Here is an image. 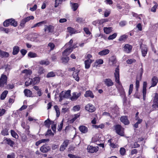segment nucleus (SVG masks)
<instances>
[{"label": "nucleus", "instance_id": "f257e3e1", "mask_svg": "<svg viewBox=\"0 0 158 158\" xmlns=\"http://www.w3.org/2000/svg\"><path fill=\"white\" fill-rule=\"evenodd\" d=\"M114 75L116 82L119 85V86L118 88L119 92L120 93V95L122 97H124L125 96V92L121 83L119 81V69L118 67L116 68L115 69Z\"/></svg>", "mask_w": 158, "mask_h": 158}, {"label": "nucleus", "instance_id": "f03ea898", "mask_svg": "<svg viewBox=\"0 0 158 158\" xmlns=\"http://www.w3.org/2000/svg\"><path fill=\"white\" fill-rule=\"evenodd\" d=\"M116 133L121 136L124 135V129L120 125H116L114 126Z\"/></svg>", "mask_w": 158, "mask_h": 158}, {"label": "nucleus", "instance_id": "7ed1b4c3", "mask_svg": "<svg viewBox=\"0 0 158 158\" xmlns=\"http://www.w3.org/2000/svg\"><path fill=\"white\" fill-rule=\"evenodd\" d=\"M34 19V17L32 16H28L23 19L21 21L20 23V26L23 28L27 22L29 21L30 19Z\"/></svg>", "mask_w": 158, "mask_h": 158}, {"label": "nucleus", "instance_id": "20e7f679", "mask_svg": "<svg viewBox=\"0 0 158 158\" xmlns=\"http://www.w3.org/2000/svg\"><path fill=\"white\" fill-rule=\"evenodd\" d=\"M88 152L90 153L97 152L98 150V147H94L92 146L89 145L87 148Z\"/></svg>", "mask_w": 158, "mask_h": 158}, {"label": "nucleus", "instance_id": "39448f33", "mask_svg": "<svg viewBox=\"0 0 158 158\" xmlns=\"http://www.w3.org/2000/svg\"><path fill=\"white\" fill-rule=\"evenodd\" d=\"M51 150V147L48 144H45L40 148V150L43 153H46Z\"/></svg>", "mask_w": 158, "mask_h": 158}, {"label": "nucleus", "instance_id": "423d86ee", "mask_svg": "<svg viewBox=\"0 0 158 158\" xmlns=\"http://www.w3.org/2000/svg\"><path fill=\"white\" fill-rule=\"evenodd\" d=\"M44 30L45 32H47L48 33H52L54 31V27L51 25H45Z\"/></svg>", "mask_w": 158, "mask_h": 158}, {"label": "nucleus", "instance_id": "0eeeda50", "mask_svg": "<svg viewBox=\"0 0 158 158\" xmlns=\"http://www.w3.org/2000/svg\"><path fill=\"white\" fill-rule=\"evenodd\" d=\"M7 77L6 75L2 74L0 78V86L3 87L4 84H6Z\"/></svg>", "mask_w": 158, "mask_h": 158}, {"label": "nucleus", "instance_id": "6e6552de", "mask_svg": "<svg viewBox=\"0 0 158 158\" xmlns=\"http://www.w3.org/2000/svg\"><path fill=\"white\" fill-rule=\"evenodd\" d=\"M85 108L86 110L90 112H94L95 110V108L94 106L90 103L88 104L85 106Z\"/></svg>", "mask_w": 158, "mask_h": 158}, {"label": "nucleus", "instance_id": "1a4fd4ad", "mask_svg": "<svg viewBox=\"0 0 158 158\" xmlns=\"http://www.w3.org/2000/svg\"><path fill=\"white\" fill-rule=\"evenodd\" d=\"M132 48V47L131 45L126 44L123 47V50L126 53H129L131 52Z\"/></svg>", "mask_w": 158, "mask_h": 158}, {"label": "nucleus", "instance_id": "9d476101", "mask_svg": "<svg viewBox=\"0 0 158 158\" xmlns=\"http://www.w3.org/2000/svg\"><path fill=\"white\" fill-rule=\"evenodd\" d=\"M69 143V140H64L61 145L60 146V150L61 151H63L67 147Z\"/></svg>", "mask_w": 158, "mask_h": 158}, {"label": "nucleus", "instance_id": "9b49d317", "mask_svg": "<svg viewBox=\"0 0 158 158\" xmlns=\"http://www.w3.org/2000/svg\"><path fill=\"white\" fill-rule=\"evenodd\" d=\"M147 86V82L146 81L143 82V100H145L146 99V87Z\"/></svg>", "mask_w": 158, "mask_h": 158}, {"label": "nucleus", "instance_id": "f8f14e48", "mask_svg": "<svg viewBox=\"0 0 158 158\" xmlns=\"http://www.w3.org/2000/svg\"><path fill=\"white\" fill-rule=\"evenodd\" d=\"M121 121L125 125H127L130 123L127 117L126 116H121L120 118Z\"/></svg>", "mask_w": 158, "mask_h": 158}, {"label": "nucleus", "instance_id": "ddd939ff", "mask_svg": "<svg viewBox=\"0 0 158 158\" xmlns=\"http://www.w3.org/2000/svg\"><path fill=\"white\" fill-rule=\"evenodd\" d=\"M71 91L70 90H68L66 92H64L63 91L60 93L62 96L61 97H64V98H68L70 96Z\"/></svg>", "mask_w": 158, "mask_h": 158}, {"label": "nucleus", "instance_id": "4468645a", "mask_svg": "<svg viewBox=\"0 0 158 158\" xmlns=\"http://www.w3.org/2000/svg\"><path fill=\"white\" fill-rule=\"evenodd\" d=\"M140 48L141 49V52L142 56H145L148 52V49L146 46L143 45L141 46Z\"/></svg>", "mask_w": 158, "mask_h": 158}, {"label": "nucleus", "instance_id": "2eb2a0df", "mask_svg": "<svg viewBox=\"0 0 158 158\" xmlns=\"http://www.w3.org/2000/svg\"><path fill=\"white\" fill-rule=\"evenodd\" d=\"M94 61V60H86L84 62L85 68L86 69H89L90 66L91 64Z\"/></svg>", "mask_w": 158, "mask_h": 158}, {"label": "nucleus", "instance_id": "dca6fc26", "mask_svg": "<svg viewBox=\"0 0 158 158\" xmlns=\"http://www.w3.org/2000/svg\"><path fill=\"white\" fill-rule=\"evenodd\" d=\"M104 82L106 85L108 87L112 86L114 85V83L109 78L105 79Z\"/></svg>", "mask_w": 158, "mask_h": 158}, {"label": "nucleus", "instance_id": "f3484780", "mask_svg": "<svg viewBox=\"0 0 158 158\" xmlns=\"http://www.w3.org/2000/svg\"><path fill=\"white\" fill-rule=\"evenodd\" d=\"M81 93H77L76 92H74L72 96L71 97V99L72 101H74L76 100L81 95Z\"/></svg>", "mask_w": 158, "mask_h": 158}, {"label": "nucleus", "instance_id": "a211bd4d", "mask_svg": "<svg viewBox=\"0 0 158 158\" xmlns=\"http://www.w3.org/2000/svg\"><path fill=\"white\" fill-rule=\"evenodd\" d=\"M3 68L5 69V72L8 74L10 71L12 69V67L9 64H5L3 67Z\"/></svg>", "mask_w": 158, "mask_h": 158}, {"label": "nucleus", "instance_id": "6ab92c4d", "mask_svg": "<svg viewBox=\"0 0 158 158\" xmlns=\"http://www.w3.org/2000/svg\"><path fill=\"white\" fill-rule=\"evenodd\" d=\"M79 129L80 131L83 133H85L88 131V128L84 125L80 126L79 127Z\"/></svg>", "mask_w": 158, "mask_h": 158}, {"label": "nucleus", "instance_id": "aec40b11", "mask_svg": "<svg viewBox=\"0 0 158 158\" xmlns=\"http://www.w3.org/2000/svg\"><path fill=\"white\" fill-rule=\"evenodd\" d=\"M152 85L151 87L155 86L158 82V79L156 76L153 77L152 79Z\"/></svg>", "mask_w": 158, "mask_h": 158}, {"label": "nucleus", "instance_id": "412c9836", "mask_svg": "<svg viewBox=\"0 0 158 158\" xmlns=\"http://www.w3.org/2000/svg\"><path fill=\"white\" fill-rule=\"evenodd\" d=\"M4 141H6V143L9 145L11 147H13L15 144V143L14 141H12L10 138H6Z\"/></svg>", "mask_w": 158, "mask_h": 158}, {"label": "nucleus", "instance_id": "4be33fe9", "mask_svg": "<svg viewBox=\"0 0 158 158\" xmlns=\"http://www.w3.org/2000/svg\"><path fill=\"white\" fill-rule=\"evenodd\" d=\"M110 52V50L108 49H105L100 52L98 54L100 56H104L108 54Z\"/></svg>", "mask_w": 158, "mask_h": 158}, {"label": "nucleus", "instance_id": "5701e85b", "mask_svg": "<svg viewBox=\"0 0 158 158\" xmlns=\"http://www.w3.org/2000/svg\"><path fill=\"white\" fill-rule=\"evenodd\" d=\"M71 50V48L68 47L67 48L65 49L63 52V55L64 56H67L69 55L72 51Z\"/></svg>", "mask_w": 158, "mask_h": 158}, {"label": "nucleus", "instance_id": "b1692460", "mask_svg": "<svg viewBox=\"0 0 158 158\" xmlns=\"http://www.w3.org/2000/svg\"><path fill=\"white\" fill-rule=\"evenodd\" d=\"M142 77L137 76L135 82V88L138 89L139 87V81L141 80Z\"/></svg>", "mask_w": 158, "mask_h": 158}, {"label": "nucleus", "instance_id": "393cba45", "mask_svg": "<svg viewBox=\"0 0 158 158\" xmlns=\"http://www.w3.org/2000/svg\"><path fill=\"white\" fill-rule=\"evenodd\" d=\"M24 93L25 95L27 97H31L32 95V92L29 89H25L24 91Z\"/></svg>", "mask_w": 158, "mask_h": 158}, {"label": "nucleus", "instance_id": "a878e982", "mask_svg": "<svg viewBox=\"0 0 158 158\" xmlns=\"http://www.w3.org/2000/svg\"><path fill=\"white\" fill-rule=\"evenodd\" d=\"M84 95L86 97H90L92 98H94V97L92 92L90 91H86Z\"/></svg>", "mask_w": 158, "mask_h": 158}, {"label": "nucleus", "instance_id": "bb28decb", "mask_svg": "<svg viewBox=\"0 0 158 158\" xmlns=\"http://www.w3.org/2000/svg\"><path fill=\"white\" fill-rule=\"evenodd\" d=\"M19 51V47L18 46H15L13 47V54L14 55H15L18 54Z\"/></svg>", "mask_w": 158, "mask_h": 158}, {"label": "nucleus", "instance_id": "cd10ccee", "mask_svg": "<svg viewBox=\"0 0 158 158\" xmlns=\"http://www.w3.org/2000/svg\"><path fill=\"white\" fill-rule=\"evenodd\" d=\"M9 55L8 53L0 50V56H2V57H7L9 56Z\"/></svg>", "mask_w": 158, "mask_h": 158}, {"label": "nucleus", "instance_id": "c85d7f7f", "mask_svg": "<svg viewBox=\"0 0 158 158\" xmlns=\"http://www.w3.org/2000/svg\"><path fill=\"white\" fill-rule=\"evenodd\" d=\"M62 62L64 64L67 63L69 60V58L67 56H64L62 57L61 58Z\"/></svg>", "mask_w": 158, "mask_h": 158}, {"label": "nucleus", "instance_id": "c756f323", "mask_svg": "<svg viewBox=\"0 0 158 158\" xmlns=\"http://www.w3.org/2000/svg\"><path fill=\"white\" fill-rule=\"evenodd\" d=\"M46 23V21H44L41 22H40L34 25L33 26L31 27V28H33L34 27H37L40 26L43 24H45Z\"/></svg>", "mask_w": 158, "mask_h": 158}, {"label": "nucleus", "instance_id": "7c9ffc66", "mask_svg": "<svg viewBox=\"0 0 158 158\" xmlns=\"http://www.w3.org/2000/svg\"><path fill=\"white\" fill-rule=\"evenodd\" d=\"M79 72V71L77 72H74L73 74V77L75 79V80L78 81H79V78L78 77V72Z\"/></svg>", "mask_w": 158, "mask_h": 158}, {"label": "nucleus", "instance_id": "2f4dec72", "mask_svg": "<svg viewBox=\"0 0 158 158\" xmlns=\"http://www.w3.org/2000/svg\"><path fill=\"white\" fill-rule=\"evenodd\" d=\"M80 116L79 114L78 113L76 114H75L74 115V117L73 118L71 119L69 121V123H72L74 122V121Z\"/></svg>", "mask_w": 158, "mask_h": 158}, {"label": "nucleus", "instance_id": "473e14b6", "mask_svg": "<svg viewBox=\"0 0 158 158\" xmlns=\"http://www.w3.org/2000/svg\"><path fill=\"white\" fill-rule=\"evenodd\" d=\"M111 27H104L103 30L105 33L106 34L110 33L112 31Z\"/></svg>", "mask_w": 158, "mask_h": 158}, {"label": "nucleus", "instance_id": "72a5a7b5", "mask_svg": "<svg viewBox=\"0 0 158 158\" xmlns=\"http://www.w3.org/2000/svg\"><path fill=\"white\" fill-rule=\"evenodd\" d=\"M11 134L12 136L14 138L17 139L19 137V136L17 133L14 131L13 130H11L10 131Z\"/></svg>", "mask_w": 158, "mask_h": 158}, {"label": "nucleus", "instance_id": "f704fd0d", "mask_svg": "<svg viewBox=\"0 0 158 158\" xmlns=\"http://www.w3.org/2000/svg\"><path fill=\"white\" fill-rule=\"evenodd\" d=\"M8 91L7 90L4 91L1 94L0 97V99L1 100H4L8 94Z\"/></svg>", "mask_w": 158, "mask_h": 158}, {"label": "nucleus", "instance_id": "c9c22d12", "mask_svg": "<svg viewBox=\"0 0 158 158\" xmlns=\"http://www.w3.org/2000/svg\"><path fill=\"white\" fill-rule=\"evenodd\" d=\"M66 0H55V7H57L60 4H61L63 1H64Z\"/></svg>", "mask_w": 158, "mask_h": 158}, {"label": "nucleus", "instance_id": "e433bc0d", "mask_svg": "<svg viewBox=\"0 0 158 158\" xmlns=\"http://www.w3.org/2000/svg\"><path fill=\"white\" fill-rule=\"evenodd\" d=\"M55 73L53 71H51L48 73L46 75V77L48 78L53 77L55 76Z\"/></svg>", "mask_w": 158, "mask_h": 158}, {"label": "nucleus", "instance_id": "4c0bfd02", "mask_svg": "<svg viewBox=\"0 0 158 158\" xmlns=\"http://www.w3.org/2000/svg\"><path fill=\"white\" fill-rule=\"evenodd\" d=\"M53 123V122L52 121L49 120L48 119L45 120L44 122L45 125L46 126H49L50 125Z\"/></svg>", "mask_w": 158, "mask_h": 158}, {"label": "nucleus", "instance_id": "58836bf2", "mask_svg": "<svg viewBox=\"0 0 158 158\" xmlns=\"http://www.w3.org/2000/svg\"><path fill=\"white\" fill-rule=\"evenodd\" d=\"M137 120V122H136V123L134 124V127L136 128H137L138 127V124L141 123L142 121V119L141 118H139Z\"/></svg>", "mask_w": 158, "mask_h": 158}, {"label": "nucleus", "instance_id": "ea45409f", "mask_svg": "<svg viewBox=\"0 0 158 158\" xmlns=\"http://www.w3.org/2000/svg\"><path fill=\"white\" fill-rule=\"evenodd\" d=\"M127 36L126 35H123L120 36L118 40L121 41H125L127 38Z\"/></svg>", "mask_w": 158, "mask_h": 158}, {"label": "nucleus", "instance_id": "a19ab883", "mask_svg": "<svg viewBox=\"0 0 158 158\" xmlns=\"http://www.w3.org/2000/svg\"><path fill=\"white\" fill-rule=\"evenodd\" d=\"M28 56L31 58L38 57L36 53L31 52H29L28 54Z\"/></svg>", "mask_w": 158, "mask_h": 158}, {"label": "nucleus", "instance_id": "79ce46f5", "mask_svg": "<svg viewBox=\"0 0 158 158\" xmlns=\"http://www.w3.org/2000/svg\"><path fill=\"white\" fill-rule=\"evenodd\" d=\"M10 25L14 26V27H16L17 25V23L15 21L14 19H10Z\"/></svg>", "mask_w": 158, "mask_h": 158}, {"label": "nucleus", "instance_id": "37998d69", "mask_svg": "<svg viewBox=\"0 0 158 158\" xmlns=\"http://www.w3.org/2000/svg\"><path fill=\"white\" fill-rule=\"evenodd\" d=\"M54 107L56 112V116L57 117H58L59 116L60 114L59 108L58 107V106L57 105L55 106Z\"/></svg>", "mask_w": 158, "mask_h": 158}, {"label": "nucleus", "instance_id": "c03bdc74", "mask_svg": "<svg viewBox=\"0 0 158 158\" xmlns=\"http://www.w3.org/2000/svg\"><path fill=\"white\" fill-rule=\"evenodd\" d=\"M22 73H26L27 75H30L32 73V71L30 70L25 69L23 71Z\"/></svg>", "mask_w": 158, "mask_h": 158}, {"label": "nucleus", "instance_id": "a18cd8bd", "mask_svg": "<svg viewBox=\"0 0 158 158\" xmlns=\"http://www.w3.org/2000/svg\"><path fill=\"white\" fill-rule=\"evenodd\" d=\"M34 81L32 82L33 84L35 85L38 83L40 81V78L38 77H36L34 78Z\"/></svg>", "mask_w": 158, "mask_h": 158}, {"label": "nucleus", "instance_id": "49530a36", "mask_svg": "<svg viewBox=\"0 0 158 158\" xmlns=\"http://www.w3.org/2000/svg\"><path fill=\"white\" fill-rule=\"evenodd\" d=\"M10 19H8L6 20L3 23V25L5 27H8L10 24Z\"/></svg>", "mask_w": 158, "mask_h": 158}, {"label": "nucleus", "instance_id": "de8ad7c7", "mask_svg": "<svg viewBox=\"0 0 158 158\" xmlns=\"http://www.w3.org/2000/svg\"><path fill=\"white\" fill-rule=\"evenodd\" d=\"M78 6V4L77 3H74L72 5V8L74 11H76Z\"/></svg>", "mask_w": 158, "mask_h": 158}, {"label": "nucleus", "instance_id": "09e8293b", "mask_svg": "<svg viewBox=\"0 0 158 158\" xmlns=\"http://www.w3.org/2000/svg\"><path fill=\"white\" fill-rule=\"evenodd\" d=\"M39 63L42 65H48L50 64V62L48 61H44V60H42L39 62Z\"/></svg>", "mask_w": 158, "mask_h": 158}, {"label": "nucleus", "instance_id": "8fccbe9b", "mask_svg": "<svg viewBox=\"0 0 158 158\" xmlns=\"http://www.w3.org/2000/svg\"><path fill=\"white\" fill-rule=\"evenodd\" d=\"M117 35V34L116 33H114L112 35H110L108 38V40H113L116 37Z\"/></svg>", "mask_w": 158, "mask_h": 158}, {"label": "nucleus", "instance_id": "3c124183", "mask_svg": "<svg viewBox=\"0 0 158 158\" xmlns=\"http://www.w3.org/2000/svg\"><path fill=\"white\" fill-rule=\"evenodd\" d=\"M29 80H30V82H29V81H26L25 82V84L26 86H28L29 85L33 84L32 82H33V80L32 79H31L30 80V78L29 79Z\"/></svg>", "mask_w": 158, "mask_h": 158}, {"label": "nucleus", "instance_id": "603ef678", "mask_svg": "<svg viewBox=\"0 0 158 158\" xmlns=\"http://www.w3.org/2000/svg\"><path fill=\"white\" fill-rule=\"evenodd\" d=\"M68 31L71 33L70 35L73 34L75 33V30L74 29L71 27H68Z\"/></svg>", "mask_w": 158, "mask_h": 158}, {"label": "nucleus", "instance_id": "864d4df0", "mask_svg": "<svg viewBox=\"0 0 158 158\" xmlns=\"http://www.w3.org/2000/svg\"><path fill=\"white\" fill-rule=\"evenodd\" d=\"M1 134L3 135H8V130L6 128H5L3 129L1 131Z\"/></svg>", "mask_w": 158, "mask_h": 158}, {"label": "nucleus", "instance_id": "5fc2aeb1", "mask_svg": "<svg viewBox=\"0 0 158 158\" xmlns=\"http://www.w3.org/2000/svg\"><path fill=\"white\" fill-rule=\"evenodd\" d=\"M110 60L113 64H115L117 62L116 58L114 56H113L111 57Z\"/></svg>", "mask_w": 158, "mask_h": 158}, {"label": "nucleus", "instance_id": "6e6d98bb", "mask_svg": "<svg viewBox=\"0 0 158 158\" xmlns=\"http://www.w3.org/2000/svg\"><path fill=\"white\" fill-rule=\"evenodd\" d=\"M120 152L122 155H124L126 153L125 149L123 148H121L120 150Z\"/></svg>", "mask_w": 158, "mask_h": 158}, {"label": "nucleus", "instance_id": "4d7b16f0", "mask_svg": "<svg viewBox=\"0 0 158 158\" xmlns=\"http://www.w3.org/2000/svg\"><path fill=\"white\" fill-rule=\"evenodd\" d=\"M138 93V89H136L135 93L134 94V96L135 97L137 98H139L140 96L139 95Z\"/></svg>", "mask_w": 158, "mask_h": 158}, {"label": "nucleus", "instance_id": "13d9d810", "mask_svg": "<svg viewBox=\"0 0 158 158\" xmlns=\"http://www.w3.org/2000/svg\"><path fill=\"white\" fill-rule=\"evenodd\" d=\"M103 63V60L100 59L96 60L95 63L94 64L96 65L97 66V65H96V64H102Z\"/></svg>", "mask_w": 158, "mask_h": 158}, {"label": "nucleus", "instance_id": "bf43d9fd", "mask_svg": "<svg viewBox=\"0 0 158 158\" xmlns=\"http://www.w3.org/2000/svg\"><path fill=\"white\" fill-rule=\"evenodd\" d=\"M93 127L96 129L98 128H100L101 129H102L104 127V125L103 124H101L99 125H93Z\"/></svg>", "mask_w": 158, "mask_h": 158}, {"label": "nucleus", "instance_id": "052dcab7", "mask_svg": "<svg viewBox=\"0 0 158 158\" xmlns=\"http://www.w3.org/2000/svg\"><path fill=\"white\" fill-rule=\"evenodd\" d=\"M68 156L70 158H81L80 157L71 154H69Z\"/></svg>", "mask_w": 158, "mask_h": 158}, {"label": "nucleus", "instance_id": "680f3d73", "mask_svg": "<svg viewBox=\"0 0 158 158\" xmlns=\"http://www.w3.org/2000/svg\"><path fill=\"white\" fill-rule=\"evenodd\" d=\"M152 106L155 110H158V102H153Z\"/></svg>", "mask_w": 158, "mask_h": 158}, {"label": "nucleus", "instance_id": "e2e57ef3", "mask_svg": "<svg viewBox=\"0 0 158 158\" xmlns=\"http://www.w3.org/2000/svg\"><path fill=\"white\" fill-rule=\"evenodd\" d=\"M110 12L107 10H106L104 12V15L105 17H108L110 14Z\"/></svg>", "mask_w": 158, "mask_h": 158}, {"label": "nucleus", "instance_id": "0e129e2a", "mask_svg": "<svg viewBox=\"0 0 158 158\" xmlns=\"http://www.w3.org/2000/svg\"><path fill=\"white\" fill-rule=\"evenodd\" d=\"M133 84H131L130 85L129 89V95H130L132 93L133 89Z\"/></svg>", "mask_w": 158, "mask_h": 158}, {"label": "nucleus", "instance_id": "69168bd1", "mask_svg": "<svg viewBox=\"0 0 158 158\" xmlns=\"http://www.w3.org/2000/svg\"><path fill=\"white\" fill-rule=\"evenodd\" d=\"M63 120H62L61 122L60 125H58V131H60L61 130L63 126Z\"/></svg>", "mask_w": 158, "mask_h": 158}, {"label": "nucleus", "instance_id": "338daca9", "mask_svg": "<svg viewBox=\"0 0 158 158\" xmlns=\"http://www.w3.org/2000/svg\"><path fill=\"white\" fill-rule=\"evenodd\" d=\"M153 101V102H158V94L157 93L155 94Z\"/></svg>", "mask_w": 158, "mask_h": 158}, {"label": "nucleus", "instance_id": "774afa93", "mask_svg": "<svg viewBox=\"0 0 158 158\" xmlns=\"http://www.w3.org/2000/svg\"><path fill=\"white\" fill-rule=\"evenodd\" d=\"M157 6V3H156V4L151 9V11L155 12L156 11V10Z\"/></svg>", "mask_w": 158, "mask_h": 158}]
</instances>
